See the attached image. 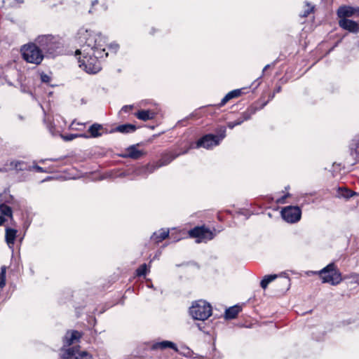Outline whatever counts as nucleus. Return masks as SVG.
<instances>
[{"mask_svg": "<svg viewBox=\"0 0 359 359\" xmlns=\"http://www.w3.org/2000/svg\"><path fill=\"white\" fill-rule=\"evenodd\" d=\"M315 10V6L309 4L308 1L304 2V10L302 13H299V16L301 18H306L311 13H313Z\"/></svg>", "mask_w": 359, "mask_h": 359, "instance_id": "nucleus-27", "label": "nucleus"}, {"mask_svg": "<svg viewBox=\"0 0 359 359\" xmlns=\"http://www.w3.org/2000/svg\"><path fill=\"white\" fill-rule=\"evenodd\" d=\"M339 26L350 32L358 33L359 32V24L349 19H341L339 21Z\"/></svg>", "mask_w": 359, "mask_h": 359, "instance_id": "nucleus-13", "label": "nucleus"}, {"mask_svg": "<svg viewBox=\"0 0 359 359\" xmlns=\"http://www.w3.org/2000/svg\"><path fill=\"white\" fill-rule=\"evenodd\" d=\"M198 328L204 333H208L209 332L206 330L205 326L203 323H197Z\"/></svg>", "mask_w": 359, "mask_h": 359, "instance_id": "nucleus-38", "label": "nucleus"}, {"mask_svg": "<svg viewBox=\"0 0 359 359\" xmlns=\"http://www.w3.org/2000/svg\"><path fill=\"white\" fill-rule=\"evenodd\" d=\"M103 130V126L101 124L96 123H93L88 128V132L90 133V135H88V136L89 137L93 138L99 137L102 135V133L100 131Z\"/></svg>", "mask_w": 359, "mask_h": 359, "instance_id": "nucleus-20", "label": "nucleus"}, {"mask_svg": "<svg viewBox=\"0 0 359 359\" xmlns=\"http://www.w3.org/2000/svg\"><path fill=\"white\" fill-rule=\"evenodd\" d=\"M21 91L23 93H27L32 94V92L30 90H27L26 88L22 85L21 86Z\"/></svg>", "mask_w": 359, "mask_h": 359, "instance_id": "nucleus-44", "label": "nucleus"}, {"mask_svg": "<svg viewBox=\"0 0 359 359\" xmlns=\"http://www.w3.org/2000/svg\"><path fill=\"white\" fill-rule=\"evenodd\" d=\"M6 267L5 266H2L1 267L0 272V287L3 288L6 285Z\"/></svg>", "mask_w": 359, "mask_h": 359, "instance_id": "nucleus-31", "label": "nucleus"}, {"mask_svg": "<svg viewBox=\"0 0 359 359\" xmlns=\"http://www.w3.org/2000/svg\"><path fill=\"white\" fill-rule=\"evenodd\" d=\"M351 154L355 159L359 158V134L356 135L349 144Z\"/></svg>", "mask_w": 359, "mask_h": 359, "instance_id": "nucleus-17", "label": "nucleus"}, {"mask_svg": "<svg viewBox=\"0 0 359 359\" xmlns=\"http://www.w3.org/2000/svg\"><path fill=\"white\" fill-rule=\"evenodd\" d=\"M156 114L150 110H140L135 114V116L142 121H147L155 118Z\"/></svg>", "mask_w": 359, "mask_h": 359, "instance_id": "nucleus-21", "label": "nucleus"}, {"mask_svg": "<svg viewBox=\"0 0 359 359\" xmlns=\"http://www.w3.org/2000/svg\"><path fill=\"white\" fill-rule=\"evenodd\" d=\"M191 238H196L197 243L206 242L214 238L215 233L204 226H196L189 231Z\"/></svg>", "mask_w": 359, "mask_h": 359, "instance_id": "nucleus-8", "label": "nucleus"}, {"mask_svg": "<svg viewBox=\"0 0 359 359\" xmlns=\"http://www.w3.org/2000/svg\"><path fill=\"white\" fill-rule=\"evenodd\" d=\"M9 165L16 171L32 170V165L24 161H12Z\"/></svg>", "mask_w": 359, "mask_h": 359, "instance_id": "nucleus-14", "label": "nucleus"}, {"mask_svg": "<svg viewBox=\"0 0 359 359\" xmlns=\"http://www.w3.org/2000/svg\"><path fill=\"white\" fill-rule=\"evenodd\" d=\"M18 4H21L23 2V0H15Z\"/></svg>", "mask_w": 359, "mask_h": 359, "instance_id": "nucleus-49", "label": "nucleus"}, {"mask_svg": "<svg viewBox=\"0 0 359 359\" xmlns=\"http://www.w3.org/2000/svg\"><path fill=\"white\" fill-rule=\"evenodd\" d=\"M5 221H6V219L4 218V217L2 215H0V226L2 225Z\"/></svg>", "mask_w": 359, "mask_h": 359, "instance_id": "nucleus-45", "label": "nucleus"}, {"mask_svg": "<svg viewBox=\"0 0 359 359\" xmlns=\"http://www.w3.org/2000/svg\"><path fill=\"white\" fill-rule=\"evenodd\" d=\"M147 271V266L146 264H142L137 270L136 273L138 276H145Z\"/></svg>", "mask_w": 359, "mask_h": 359, "instance_id": "nucleus-32", "label": "nucleus"}, {"mask_svg": "<svg viewBox=\"0 0 359 359\" xmlns=\"http://www.w3.org/2000/svg\"><path fill=\"white\" fill-rule=\"evenodd\" d=\"M82 334L77 330H68L63 337L64 346H70L79 341Z\"/></svg>", "mask_w": 359, "mask_h": 359, "instance_id": "nucleus-12", "label": "nucleus"}, {"mask_svg": "<svg viewBox=\"0 0 359 359\" xmlns=\"http://www.w3.org/2000/svg\"><path fill=\"white\" fill-rule=\"evenodd\" d=\"M78 43L80 48L76 50L79 55V67L88 74H96L101 69L100 58L107 57L104 46L106 39L100 33L81 27L77 32Z\"/></svg>", "mask_w": 359, "mask_h": 359, "instance_id": "nucleus-1", "label": "nucleus"}, {"mask_svg": "<svg viewBox=\"0 0 359 359\" xmlns=\"http://www.w3.org/2000/svg\"><path fill=\"white\" fill-rule=\"evenodd\" d=\"M63 4V0H51L50 2H48V5L50 8H54L57 6L62 5Z\"/></svg>", "mask_w": 359, "mask_h": 359, "instance_id": "nucleus-33", "label": "nucleus"}, {"mask_svg": "<svg viewBox=\"0 0 359 359\" xmlns=\"http://www.w3.org/2000/svg\"><path fill=\"white\" fill-rule=\"evenodd\" d=\"M192 148L191 145L188 147L186 149L177 152V151H170L165 154H163L161 158V159L154 163L147 164L144 166L139 167L136 169V174L137 175H140L142 177H147L148 175L154 172L156 169L168 165L176 158L180 156V155L186 154L188 153L189 149Z\"/></svg>", "mask_w": 359, "mask_h": 359, "instance_id": "nucleus-2", "label": "nucleus"}, {"mask_svg": "<svg viewBox=\"0 0 359 359\" xmlns=\"http://www.w3.org/2000/svg\"><path fill=\"white\" fill-rule=\"evenodd\" d=\"M355 14L359 15V7L343 6H340L337 10V15L340 20L347 19V17H351Z\"/></svg>", "mask_w": 359, "mask_h": 359, "instance_id": "nucleus-11", "label": "nucleus"}, {"mask_svg": "<svg viewBox=\"0 0 359 359\" xmlns=\"http://www.w3.org/2000/svg\"><path fill=\"white\" fill-rule=\"evenodd\" d=\"M118 48H119V45L116 43H111L109 46V49L114 53H116L118 51Z\"/></svg>", "mask_w": 359, "mask_h": 359, "instance_id": "nucleus-36", "label": "nucleus"}, {"mask_svg": "<svg viewBox=\"0 0 359 359\" xmlns=\"http://www.w3.org/2000/svg\"><path fill=\"white\" fill-rule=\"evenodd\" d=\"M225 136L226 129L224 128L221 129L218 135H205L196 142L195 148L198 149L203 147L206 149H210L219 145Z\"/></svg>", "mask_w": 359, "mask_h": 359, "instance_id": "nucleus-7", "label": "nucleus"}, {"mask_svg": "<svg viewBox=\"0 0 359 359\" xmlns=\"http://www.w3.org/2000/svg\"><path fill=\"white\" fill-rule=\"evenodd\" d=\"M270 67V65H266L264 69H263V72H264L266 69H268V68Z\"/></svg>", "mask_w": 359, "mask_h": 359, "instance_id": "nucleus-48", "label": "nucleus"}, {"mask_svg": "<svg viewBox=\"0 0 359 359\" xmlns=\"http://www.w3.org/2000/svg\"><path fill=\"white\" fill-rule=\"evenodd\" d=\"M281 91V87L280 86H277L274 90H273V95H271V98H273L275 95L276 93H278Z\"/></svg>", "mask_w": 359, "mask_h": 359, "instance_id": "nucleus-43", "label": "nucleus"}, {"mask_svg": "<svg viewBox=\"0 0 359 359\" xmlns=\"http://www.w3.org/2000/svg\"><path fill=\"white\" fill-rule=\"evenodd\" d=\"M49 130H50V132L51 133H53L52 130H51V128H50V129H49Z\"/></svg>", "mask_w": 359, "mask_h": 359, "instance_id": "nucleus-51", "label": "nucleus"}, {"mask_svg": "<svg viewBox=\"0 0 359 359\" xmlns=\"http://www.w3.org/2000/svg\"><path fill=\"white\" fill-rule=\"evenodd\" d=\"M0 212L2 216H7L11 218L13 217V211L10 206L7 205L2 200L1 195H0Z\"/></svg>", "mask_w": 359, "mask_h": 359, "instance_id": "nucleus-25", "label": "nucleus"}, {"mask_svg": "<svg viewBox=\"0 0 359 359\" xmlns=\"http://www.w3.org/2000/svg\"><path fill=\"white\" fill-rule=\"evenodd\" d=\"M98 0H94L91 2V8L88 11V13L90 14H93L94 13V11H93V7L97 5L98 4Z\"/></svg>", "mask_w": 359, "mask_h": 359, "instance_id": "nucleus-39", "label": "nucleus"}, {"mask_svg": "<svg viewBox=\"0 0 359 359\" xmlns=\"http://www.w3.org/2000/svg\"><path fill=\"white\" fill-rule=\"evenodd\" d=\"M354 279H355V283H357L358 284H359V274H356L354 277Z\"/></svg>", "mask_w": 359, "mask_h": 359, "instance_id": "nucleus-46", "label": "nucleus"}, {"mask_svg": "<svg viewBox=\"0 0 359 359\" xmlns=\"http://www.w3.org/2000/svg\"><path fill=\"white\" fill-rule=\"evenodd\" d=\"M241 89H236L229 92L217 104L218 107L224 106L230 100L239 97L241 95Z\"/></svg>", "mask_w": 359, "mask_h": 359, "instance_id": "nucleus-16", "label": "nucleus"}, {"mask_svg": "<svg viewBox=\"0 0 359 359\" xmlns=\"http://www.w3.org/2000/svg\"><path fill=\"white\" fill-rule=\"evenodd\" d=\"M167 348H170L175 351H178L176 344L170 341H162L160 342H156V343L154 344L151 346V348L153 350H156V349L164 350Z\"/></svg>", "mask_w": 359, "mask_h": 359, "instance_id": "nucleus-18", "label": "nucleus"}, {"mask_svg": "<svg viewBox=\"0 0 359 359\" xmlns=\"http://www.w3.org/2000/svg\"><path fill=\"white\" fill-rule=\"evenodd\" d=\"M243 122L241 121L240 118H237L234 121H230L228 123L227 126L230 129H233L235 126H239L242 124Z\"/></svg>", "mask_w": 359, "mask_h": 359, "instance_id": "nucleus-34", "label": "nucleus"}, {"mask_svg": "<svg viewBox=\"0 0 359 359\" xmlns=\"http://www.w3.org/2000/svg\"><path fill=\"white\" fill-rule=\"evenodd\" d=\"M79 137H84V138H89L88 135L85 134V133H83V134H69V135H62V138L65 141H72Z\"/></svg>", "mask_w": 359, "mask_h": 359, "instance_id": "nucleus-30", "label": "nucleus"}, {"mask_svg": "<svg viewBox=\"0 0 359 359\" xmlns=\"http://www.w3.org/2000/svg\"><path fill=\"white\" fill-rule=\"evenodd\" d=\"M184 349H185V352L184 353V355L185 356H190V355L192 352L191 350L188 347H185Z\"/></svg>", "mask_w": 359, "mask_h": 359, "instance_id": "nucleus-42", "label": "nucleus"}, {"mask_svg": "<svg viewBox=\"0 0 359 359\" xmlns=\"http://www.w3.org/2000/svg\"><path fill=\"white\" fill-rule=\"evenodd\" d=\"M143 154L144 152L142 151L137 149L135 145H133L126 149V153L123 156L133 159H139Z\"/></svg>", "mask_w": 359, "mask_h": 359, "instance_id": "nucleus-15", "label": "nucleus"}, {"mask_svg": "<svg viewBox=\"0 0 359 359\" xmlns=\"http://www.w3.org/2000/svg\"><path fill=\"white\" fill-rule=\"evenodd\" d=\"M257 110V107H255L254 106H250V107H248L246 111H245L244 112L242 113L240 118L241 119V121L243 122H244L245 121H248L251 118V116L253 114H255L256 113Z\"/></svg>", "mask_w": 359, "mask_h": 359, "instance_id": "nucleus-26", "label": "nucleus"}, {"mask_svg": "<svg viewBox=\"0 0 359 359\" xmlns=\"http://www.w3.org/2000/svg\"><path fill=\"white\" fill-rule=\"evenodd\" d=\"M282 218L287 223L298 222L302 217V210L299 206L288 205L281 210Z\"/></svg>", "mask_w": 359, "mask_h": 359, "instance_id": "nucleus-9", "label": "nucleus"}, {"mask_svg": "<svg viewBox=\"0 0 359 359\" xmlns=\"http://www.w3.org/2000/svg\"><path fill=\"white\" fill-rule=\"evenodd\" d=\"M241 311V308L238 305L231 306L226 309L224 317L227 320L234 319Z\"/></svg>", "mask_w": 359, "mask_h": 359, "instance_id": "nucleus-23", "label": "nucleus"}, {"mask_svg": "<svg viewBox=\"0 0 359 359\" xmlns=\"http://www.w3.org/2000/svg\"><path fill=\"white\" fill-rule=\"evenodd\" d=\"M40 77L41 81L45 83H48L51 80V78L48 74L43 72L41 74Z\"/></svg>", "mask_w": 359, "mask_h": 359, "instance_id": "nucleus-35", "label": "nucleus"}, {"mask_svg": "<svg viewBox=\"0 0 359 359\" xmlns=\"http://www.w3.org/2000/svg\"><path fill=\"white\" fill-rule=\"evenodd\" d=\"M168 236L169 230L162 229L158 232H154L151 236V239L154 242L158 243L165 240Z\"/></svg>", "mask_w": 359, "mask_h": 359, "instance_id": "nucleus-22", "label": "nucleus"}, {"mask_svg": "<svg viewBox=\"0 0 359 359\" xmlns=\"http://www.w3.org/2000/svg\"><path fill=\"white\" fill-rule=\"evenodd\" d=\"M4 80H6V79L0 75V83H3Z\"/></svg>", "mask_w": 359, "mask_h": 359, "instance_id": "nucleus-47", "label": "nucleus"}, {"mask_svg": "<svg viewBox=\"0 0 359 359\" xmlns=\"http://www.w3.org/2000/svg\"><path fill=\"white\" fill-rule=\"evenodd\" d=\"M133 108V105H125L122 107L121 111L128 113L130 110H131Z\"/></svg>", "mask_w": 359, "mask_h": 359, "instance_id": "nucleus-40", "label": "nucleus"}, {"mask_svg": "<svg viewBox=\"0 0 359 359\" xmlns=\"http://www.w3.org/2000/svg\"><path fill=\"white\" fill-rule=\"evenodd\" d=\"M277 278V275H267L264 277V278L262 280L260 283V286L263 289H266L268 286V285L271 283L273 280H274Z\"/></svg>", "mask_w": 359, "mask_h": 359, "instance_id": "nucleus-29", "label": "nucleus"}, {"mask_svg": "<svg viewBox=\"0 0 359 359\" xmlns=\"http://www.w3.org/2000/svg\"><path fill=\"white\" fill-rule=\"evenodd\" d=\"M22 58L29 63L40 65L44 58L39 46L36 43H28L20 48Z\"/></svg>", "mask_w": 359, "mask_h": 359, "instance_id": "nucleus-4", "label": "nucleus"}, {"mask_svg": "<svg viewBox=\"0 0 359 359\" xmlns=\"http://www.w3.org/2000/svg\"><path fill=\"white\" fill-rule=\"evenodd\" d=\"M136 129L137 127L135 125L131 123H126L118 126L114 129L111 130V133L118 132L121 133L127 134L135 132Z\"/></svg>", "mask_w": 359, "mask_h": 359, "instance_id": "nucleus-19", "label": "nucleus"}, {"mask_svg": "<svg viewBox=\"0 0 359 359\" xmlns=\"http://www.w3.org/2000/svg\"><path fill=\"white\" fill-rule=\"evenodd\" d=\"M35 41L43 54L54 57L63 52V42L58 36L51 34L41 35L39 36Z\"/></svg>", "mask_w": 359, "mask_h": 359, "instance_id": "nucleus-3", "label": "nucleus"}, {"mask_svg": "<svg viewBox=\"0 0 359 359\" xmlns=\"http://www.w3.org/2000/svg\"><path fill=\"white\" fill-rule=\"evenodd\" d=\"M32 169L35 170L37 172H47L46 169L37 165H32Z\"/></svg>", "mask_w": 359, "mask_h": 359, "instance_id": "nucleus-37", "label": "nucleus"}, {"mask_svg": "<svg viewBox=\"0 0 359 359\" xmlns=\"http://www.w3.org/2000/svg\"><path fill=\"white\" fill-rule=\"evenodd\" d=\"M16 234L17 230L11 228H6L5 238L9 248H12V246L14 245Z\"/></svg>", "mask_w": 359, "mask_h": 359, "instance_id": "nucleus-24", "label": "nucleus"}, {"mask_svg": "<svg viewBox=\"0 0 359 359\" xmlns=\"http://www.w3.org/2000/svg\"><path fill=\"white\" fill-rule=\"evenodd\" d=\"M91 356L86 351H79L69 348L63 353V359H90Z\"/></svg>", "mask_w": 359, "mask_h": 359, "instance_id": "nucleus-10", "label": "nucleus"}, {"mask_svg": "<svg viewBox=\"0 0 359 359\" xmlns=\"http://www.w3.org/2000/svg\"><path fill=\"white\" fill-rule=\"evenodd\" d=\"M338 196L345 198H349L353 195L356 194L355 192L351 191L345 187H339L337 191Z\"/></svg>", "mask_w": 359, "mask_h": 359, "instance_id": "nucleus-28", "label": "nucleus"}, {"mask_svg": "<svg viewBox=\"0 0 359 359\" xmlns=\"http://www.w3.org/2000/svg\"><path fill=\"white\" fill-rule=\"evenodd\" d=\"M211 305L205 300L200 299L192 303L189 308V314L197 320L204 321L212 315Z\"/></svg>", "mask_w": 359, "mask_h": 359, "instance_id": "nucleus-5", "label": "nucleus"}, {"mask_svg": "<svg viewBox=\"0 0 359 359\" xmlns=\"http://www.w3.org/2000/svg\"><path fill=\"white\" fill-rule=\"evenodd\" d=\"M323 283H330L332 285H337L342 281L341 273L334 263H330L319 271Z\"/></svg>", "mask_w": 359, "mask_h": 359, "instance_id": "nucleus-6", "label": "nucleus"}, {"mask_svg": "<svg viewBox=\"0 0 359 359\" xmlns=\"http://www.w3.org/2000/svg\"><path fill=\"white\" fill-rule=\"evenodd\" d=\"M63 159V158H47V159H41L40 161V163H44L46 161H57Z\"/></svg>", "mask_w": 359, "mask_h": 359, "instance_id": "nucleus-41", "label": "nucleus"}, {"mask_svg": "<svg viewBox=\"0 0 359 359\" xmlns=\"http://www.w3.org/2000/svg\"><path fill=\"white\" fill-rule=\"evenodd\" d=\"M102 6L104 7V10H107V6H105V5H102Z\"/></svg>", "mask_w": 359, "mask_h": 359, "instance_id": "nucleus-50", "label": "nucleus"}]
</instances>
